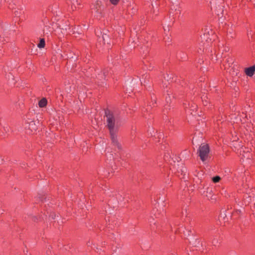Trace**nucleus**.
Masks as SVG:
<instances>
[{
	"label": "nucleus",
	"instance_id": "1",
	"mask_svg": "<svg viewBox=\"0 0 255 255\" xmlns=\"http://www.w3.org/2000/svg\"><path fill=\"white\" fill-rule=\"evenodd\" d=\"M107 117V126L110 131H117L119 127L118 117L109 111L105 112Z\"/></svg>",
	"mask_w": 255,
	"mask_h": 255
},
{
	"label": "nucleus",
	"instance_id": "13",
	"mask_svg": "<svg viewBox=\"0 0 255 255\" xmlns=\"http://www.w3.org/2000/svg\"><path fill=\"white\" fill-rule=\"evenodd\" d=\"M197 108V106L195 104L192 105L191 107H190V111H189V113H190L191 115H194L193 113L194 111L196 110Z\"/></svg>",
	"mask_w": 255,
	"mask_h": 255
},
{
	"label": "nucleus",
	"instance_id": "8",
	"mask_svg": "<svg viewBox=\"0 0 255 255\" xmlns=\"http://www.w3.org/2000/svg\"><path fill=\"white\" fill-rule=\"evenodd\" d=\"M47 103V102L46 99L45 98H43L39 102L38 105L40 108H43L46 106Z\"/></svg>",
	"mask_w": 255,
	"mask_h": 255
},
{
	"label": "nucleus",
	"instance_id": "16",
	"mask_svg": "<svg viewBox=\"0 0 255 255\" xmlns=\"http://www.w3.org/2000/svg\"><path fill=\"white\" fill-rule=\"evenodd\" d=\"M165 100L167 103H169L171 101V97L168 96V97H166Z\"/></svg>",
	"mask_w": 255,
	"mask_h": 255
},
{
	"label": "nucleus",
	"instance_id": "7",
	"mask_svg": "<svg viewBox=\"0 0 255 255\" xmlns=\"http://www.w3.org/2000/svg\"><path fill=\"white\" fill-rule=\"evenodd\" d=\"M235 34L233 29H229L227 30V37L228 38H232L234 37Z\"/></svg>",
	"mask_w": 255,
	"mask_h": 255
},
{
	"label": "nucleus",
	"instance_id": "19",
	"mask_svg": "<svg viewBox=\"0 0 255 255\" xmlns=\"http://www.w3.org/2000/svg\"><path fill=\"white\" fill-rule=\"evenodd\" d=\"M208 36V34H204L203 36L202 37V39H205Z\"/></svg>",
	"mask_w": 255,
	"mask_h": 255
},
{
	"label": "nucleus",
	"instance_id": "24",
	"mask_svg": "<svg viewBox=\"0 0 255 255\" xmlns=\"http://www.w3.org/2000/svg\"><path fill=\"white\" fill-rule=\"evenodd\" d=\"M141 83L142 84V81L141 80Z\"/></svg>",
	"mask_w": 255,
	"mask_h": 255
},
{
	"label": "nucleus",
	"instance_id": "4",
	"mask_svg": "<svg viewBox=\"0 0 255 255\" xmlns=\"http://www.w3.org/2000/svg\"><path fill=\"white\" fill-rule=\"evenodd\" d=\"M93 8L97 14H100L104 8V6L102 5V1L97 0L94 4Z\"/></svg>",
	"mask_w": 255,
	"mask_h": 255
},
{
	"label": "nucleus",
	"instance_id": "17",
	"mask_svg": "<svg viewBox=\"0 0 255 255\" xmlns=\"http://www.w3.org/2000/svg\"><path fill=\"white\" fill-rule=\"evenodd\" d=\"M111 3L113 4H116L119 0H110Z\"/></svg>",
	"mask_w": 255,
	"mask_h": 255
},
{
	"label": "nucleus",
	"instance_id": "21",
	"mask_svg": "<svg viewBox=\"0 0 255 255\" xmlns=\"http://www.w3.org/2000/svg\"><path fill=\"white\" fill-rule=\"evenodd\" d=\"M11 77H12V76L11 75H8V79L9 80L10 78H11ZM12 79H13L12 77H11Z\"/></svg>",
	"mask_w": 255,
	"mask_h": 255
},
{
	"label": "nucleus",
	"instance_id": "20",
	"mask_svg": "<svg viewBox=\"0 0 255 255\" xmlns=\"http://www.w3.org/2000/svg\"><path fill=\"white\" fill-rule=\"evenodd\" d=\"M247 34L248 36L251 34V31H249V30H247Z\"/></svg>",
	"mask_w": 255,
	"mask_h": 255
},
{
	"label": "nucleus",
	"instance_id": "14",
	"mask_svg": "<svg viewBox=\"0 0 255 255\" xmlns=\"http://www.w3.org/2000/svg\"><path fill=\"white\" fill-rule=\"evenodd\" d=\"M216 12H217L218 15L219 16H220V14H223V10L222 9V8H221V6H219V7L217 8Z\"/></svg>",
	"mask_w": 255,
	"mask_h": 255
},
{
	"label": "nucleus",
	"instance_id": "15",
	"mask_svg": "<svg viewBox=\"0 0 255 255\" xmlns=\"http://www.w3.org/2000/svg\"><path fill=\"white\" fill-rule=\"evenodd\" d=\"M220 179H221V178L218 176L213 178V181L215 183L218 182Z\"/></svg>",
	"mask_w": 255,
	"mask_h": 255
},
{
	"label": "nucleus",
	"instance_id": "6",
	"mask_svg": "<svg viewBox=\"0 0 255 255\" xmlns=\"http://www.w3.org/2000/svg\"><path fill=\"white\" fill-rule=\"evenodd\" d=\"M255 71V66H253L247 68L245 69V73L246 74L250 76H252Z\"/></svg>",
	"mask_w": 255,
	"mask_h": 255
},
{
	"label": "nucleus",
	"instance_id": "23",
	"mask_svg": "<svg viewBox=\"0 0 255 255\" xmlns=\"http://www.w3.org/2000/svg\"><path fill=\"white\" fill-rule=\"evenodd\" d=\"M164 29L165 31H166L167 30V28H164Z\"/></svg>",
	"mask_w": 255,
	"mask_h": 255
},
{
	"label": "nucleus",
	"instance_id": "9",
	"mask_svg": "<svg viewBox=\"0 0 255 255\" xmlns=\"http://www.w3.org/2000/svg\"><path fill=\"white\" fill-rule=\"evenodd\" d=\"M28 123V122H27ZM29 128L31 130H35L37 129V126L35 124V122L33 121H31L30 123H29Z\"/></svg>",
	"mask_w": 255,
	"mask_h": 255
},
{
	"label": "nucleus",
	"instance_id": "3",
	"mask_svg": "<svg viewBox=\"0 0 255 255\" xmlns=\"http://www.w3.org/2000/svg\"><path fill=\"white\" fill-rule=\"evenodd\" d=\"M117 131H110V137L112 140V143L113 145L117 146L118 148L120 147V145L118 142L116 132Z\"/></svg>",
	"mask_w": 255,
	"mask_h": 255
},
{
	"label": "nucleus",
	"instance_id": "18",
	"mask_svg": "<svg viewBox=\"0 0 255 255\" xmlns=\"http://www.w3.org/2000/svg\"><path fill=\"white\" fill-rule=\"evenodd\" d=\"M71 2L73 3V4H74L75 3H77V4H78V0H70Z\"/></svg>",
	"mask_w": 255,
	"mask_h": 255
},
{
	"label": "nucleus",
	"instance_id": "5",
	"mask_svg": "<svg viewBox=\"0 0 255 255\" xmlns=\"http://www.w3.org/2000/svg\"><path fill=\"white\" fill-rule=\"evenodd\" d=\"M103 40L104 44H106L107 43L108 44H109V37L106 33H103L102 37L99 36V41L101 42Z\"/></svg>",
	"mask_w": 255,
	"mask_h": 255
},
{
	"label": "nucleus",
	"instance_id": "11",
	"mask_svg": "<svg viewBox=\"0 0 255 255\" xmlns=\"http://www.w3.org/2000/svg\"><path fill=\"white\" fill-rule=\"evenodd\" d=\"M179 167L177 168V171L178 172H181V174H183L184 172L186 171V168L182 166H179V165H178Z\"/></svg>",
	"mask_w": 255,
	"mask_h": 255
},
{
	"label": "nucleus",
	"instance_id": "2",
	"mask_svg": "<svg viewBox=\"0 0 255 255\" xmlns=\"http://www.w3.org/2000/svg\"><path fill=\"white\" fill-rule=\"evenodd\" d=\"M209 153V148L207 144H201L198 150L197 153L202 161H205Z\"/></svg>",
	"mask_w": 255,
	"mask_h": 255
},
{
	"label": "nucleus",
	"instance_id": "22",
	"mask_svg": "<svg viewBox=\"0 0 255 255\" xmlns=\"http://www.w3.org/2000/svg\"><path fill=\"white\" fill-rule=\"evenodd\" d=\"M11 77H12V76L11 75H8V79L9 80L10 78H11ZM12 79H13L12 77H11Z\"/></svg>",
	"mask_w": 255,
	"mask_h": 255
},
{
	"label": "nucleus",
	"instance_id": "12",
	"mask_svg": "<svg viewBox=\"0 0 255 255\" xmlns=\"http://www.w3.org/2000/svg\"><path fill=\"white\" fill-rule=\"evenodd\" d=\"M38 47L39 48H43L45 46V40L44 39H41L39 43L38 44Z\"/></svg>",
	"mask_w": 255,
	"mask_h": 255
},
{
	"label": "nucleus",
	"instance_id": "10",
	"mask_svg": "<svg viewBox=\"0 0 255 255\" xmlns=\"http://www.w3.org/2000/svg\"><path fill=\"white\" fill-rule=\"evenodd\" d=\"M107 72V70H105L104 71L102 72L100 74H99L98 78L100 80L106 79Z\"/></svg>",
	"mask_w": 255,
	"mask_h": 255
}]
</instances>
